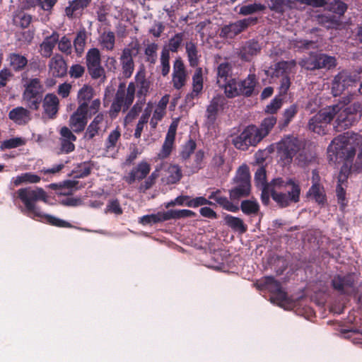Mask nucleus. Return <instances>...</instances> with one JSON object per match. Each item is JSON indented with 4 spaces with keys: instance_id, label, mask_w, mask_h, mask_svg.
<instances>
[{
    "instance_id": "obj_12",
    "label": "nucleus",
    "mask_w": 362,
    "mask_h": 362,
    "mask_svg": "<svg viewBox=\"0 0 362 362\" xmlns=\"http://www.w3.org/2000/svg\"><path fill=\"white\" fill-rule=\"evenodd\" d=\"M257 132L256 126L250 125L232 139V144L237 149L246 151L250 146H255L261 141V136Z\"/></svg>"
},
{
    "instance_id": "obj_62",
    "label": "nucleus",
    "mask_w": 362,
    "mask_h": 362,
    "mask_svg": "<svg viewBox=\"0 0 362 362\" xmlns=\"http://www.w3.org/2000/svg\"><path fill=\"white\" fill-rule=\"evenodd\" d=\"M122 212V209L117 199H111L108 202L106 206L105 213H112L116 215H120Z\"/></svg>"
},
{
    "instance_id": "obj_30",
    "label": "nucleus",
    "mask_w": 362,
    "mask_h": 362,
    "mask_svg": "<svg viewBox=\"0 0 362 362\" xmlns=\"http://www.w3.org/2000/svg\"><path fill=\"white\" fill-rule=\"evenodd\" d=\"M136 84L139 88L137 95L141 103H145V97L150 88V81L145 78L144 71H139L135 76Z\"/></svg>"
},
{
    "instance_id": "obj_9",
    "label": "nucleus",
    "mask_w": 362,
    "mask_h": 362,
    "mask_svg": "<svg viewBox=\"0 0 362 362\" xmlns=\"http://www.w3.org/2000/svg\"><path fill=\"white\" fill-rule=\"evenodd\" d=\"M294 60L286 62H279L275 64L273 69L272 77L281 78L279 86V95H285L291 86V79L289 75L293 72L296 67Z\"/></svg>"
},
{
    "instance_id": "obj_57",
    "label": "nucleus",
    "mask_w": 362,
    "mask_h": 362,
    "mask_svg": "<svg viewBox=\"0 0 362 362\" xmlns=\"http://www.w3.org/2000/svg\"><path fill=\"white\" fill-rule=\"evenodd\" d=\"M192 88L202 92L203 89V71L202 68H197L192 76Z\"/></svg>"
},
{
    "instance_id": "obj_28",
    "label": "nucleus",
    "mask_w": 362,
    "mask_h": 362,
    "mask_svg": "<svg viewBox=\"0 0 362 362\" xmlns=\"http://www.w3.org/2000/svg\"><path fill=\"white\" fill-rule=\"evenodd\" d=\"M257 83L255 74H249L245 79L238 82L240 95L245 97L251 96L255 93Z\"/></svg>"
},
{
    "instance_id": "obj_5",
    "label": "nucleus",
    "mask_w": 362,
    "mask_h": 362,
    "mask_svg": "<svg viewBox=\"0 0 362 362\" xmlns=\"http://www.w3.org/2000/svg\"><path fill=\"white\" fill-rule=\"evenodd\" d=\"M43 92V86L39 78H30L27 81L22 98L28 108L33 110L39 109Z\"/></svg>"
},
{
    "instance_id": "obj_4",
    "label": "nucleus",
    "mask_w": 362,
    "mask_h": 362,
    "mask_svg": "<svg viewBox=\"0 0 362 362\" xmlns=\"http://www.w3.org/2000/svg\"><path fill=\"white\" fill-rule=\"evenodd\" d=\"M135 91L136 85L133 82L129 83L127 90L124 84L119 86L110 110L112 116L117 115L122 110L125 112L129 109L134 100Z\"/></svg>"
},
{
    "instance_id": "obj_13",
    "label": "nucleus",
    "mask_w": 362,
    "mask_h": 362,
    "mask_svg": "<svg viewBox=\"0 0 362 362\" xmlns=\"http://www.w3.org/2000/svg\"><path fill=\"white\" fill-rule=\"evenodd\" d=\"M86 66L90 77L98 79L105 76V69L101 65V56L98 48H90L86 55Z\"/></svg>"
},
{
    "instance_id": "obj_58",
    "label": "nucleus",
    "mask_w": 362,
    "mask_h": 362,
    "mask_svg": "<svg viewBox=\"0 0 362 362\" xmlns=\"http://www.w3.org/2000/svg\"><path fill=\"white\" fill-rule=\"evenodd\" d=\"M58 49L62 53L69 55L72 52V44L71 40L66 36H63L60 40L59 39Z\"/></svg>"
},
{
    "instance_id": "obj_10",
    "label": "nucleus",
    "mask_w": 362,
    "mask_h": 362,
    "mask_svg": "<svg viewBox=\"0 0 362 362\" xmlns=\"http://www.w3.org/2000/svg\"><path fill=\"white\" fill-rule=\"evenodd\" d=\"M351 133L346 132L336 137L328 147L329 153H332L337 158L349 160L355 155V149L350 143Z\"/></svg>"
},
{
    "instance_id": "obj_34",
    "label": "nucleus",
    "mask_w": 362,
    "mask_h": 362,
    "mask_svg": "<svg viewBox=\"0 0 362 362\" xmlns=\"http://www.w3.org/2000/svg\"><path fill=\"white\" fill-rule=\"evenodd\" d=\"M93 95L94 89L89 85H83L77 95L78 105H84L85 109H88V103L93 99Z\"/></svg>"
},
{
    "instance_id": "obj_33",
    "label": "nucleus",
    "mask_w": 362,
    "mask_h": 362,
    "mask_svg": "<svg viewBox=\"0 0 362 362\" xmlns=\"http://www.w3.org/2000/svg\"><path fill=\"white\" fill-rule=\"evenodd\" d=\"M120 137L121 132L118 127L110 132L105 142V150L107 154L112 155L116 151Z\"/></svg>"
},
{
    "instance_id": "obj_46",
    "label": "nucleus",
    "mask_w": 362,
    "mask_h": 362,
    "mask_svg": "<svg viewBox=\"0 0 362 362\" xmlns=\"http://www.w3.org/2000/svg\"><path fill=\"white\" fill-rule=\"evenodd\" d=\"M167 183L175 184L180 180L182 174V170L177 165H170L167 170Z\"/></svg>"
},
{
    "instance_id": "obj_59",
    "label": "nucleus",
    "mask_w": 362,
    "mask_h": 362,
    "mask_svg": "<svg viewBox=\"0 0 362 362\" xmlns=\"http://www.w3.org/2000/svg\"><path fill=\"white\" fill-rule=\"evenodd\" d=\"M204 152L202 150H199L196 152L194 157V162L192 165V173H197L204 166Z\"/></svg>"
},
{
    "instance_id": "obj_43",
    "label": "nucleus",
    "mask_w": 362,
    "mask_h": 362,
    "mask_svg": "<svg viewBox=\"0 0 362 362\" xmlns=\"http://www.w3.org/2000/svg\"><path fill=\"white\" fill-rule=\"evenodd\" d=\"M185 49L189 65L192 67L197 66L199 63V54L197 45L192 41L187 42Z\"/></svg>"
},
{
    "instance_id": "obj_31",
    "label": "nucleus",
    "mask_w": 362,
    "mask_h": 362,
    "mask_svg": "<svg viewBox=\"0 0 362 362\" xmlns=\"http://www.w3.org/2000/svg\"><path fill=\"white\" fill-rule=\"evenodd\" d=\"M43 107L45 114L50 118H53L58 112L59 99L56 95L47 94L43 100Z\"/></svg>"
},
{
    "instance_id": "obj_14",
    "label": "nucleus",
    "mask_w": 362,
    "mask_h": 362,
    "mask_svg": "<svg viewBox=\"0 0 362 362\" xmlns=\"http://www.w3.org/2000/svg\"><path fill=\"white\" fill-rule=\"evenodd\" d=\"M138 53V47L136 45L124 47L122 49L119 57V62L122 69L123 76L125 78L132 76L134 70V62L133 57Z\"/></svg>"
},
{
    "instance_id": "obj_40",
    "label": "nucleus",
    "mask_w": 362,
    "mask_h": 362,
    "mask_svg": "<svg viewBox=\"0 0 362 362\" xmlns=\"http://www.w3.org/2000/svg\"><path fill=\"white\" fill-rule=\"evenodd\" d=\"M41 178L37 175L32 173H22L12 179V183L14 186H18L23 183H38Z\"/></svg>"
},
{
    "instance_id": "obj_51",
    "label": "nucleus",
    "mask_w": 362,
    "mask_h": 362,
    "mask_svg": "<svg viewBox=\"0 0 362 362\" xmlns=\"http://www.w3.org/2000/svg\"><path fill=\"white\" fill-rule=\"evenodd\" d=\"M170 53L169 50H167L165 47H164L161 52L160 54V66H161V73L163 76H167L170 72Z\"/></svg>"
},
{
    "instance_id": "obj_64",
    "label": "nucleus",
    "mask_w": 362,
    "mask_h": 362,
    "mask_svg": "<svg viewBox=\"0 0 362 362\" xmlns=\"http://www.w3.org/2000/svg\"><path fill=\"white\" fill-rule=\"evenodd\" d=\"M213 204L214 203L211 201L204 197H197L195 198L190 197L189 203H188V207L197 208L201 206Z\"/></svg>"
},
{
    "instance_id": "obj_22",
    "label": "nucleus",
    "mask_w": 362,
    "mask_h": 362,
    "mask_svg": "<svg viewBox=\"0 0 362 362\" xmlns=\"http://www.w3.org/2000/svg\"><path fill=\"white\" fill-rule=\"evenodd\" d=\"M105 115L103 112L98 113L88 126L84 137L86 139H92L98 135L100 131L106 129Z\"/></svg>"
},
{
    "instance_id": "obj_42",
    "label": "nucleus",
    "mask_w": 362,
    "mask_h": 362,
    "mask_svg": "<svg viewBox=\"0 0 362 362\" xmlns=\"http://www.w3.org/2000/svg\"><path fill=\"white\" fill-rule=\"evenodd\" d=\"M224 221L226 223L234 230L239 231L241 233H244L247 230V226L240 218L227 214L224 217Z\"/></svg>"
},
{
    "instance_id": "obj_35",
    "label": "nucleus",
    "mask_w": 362,
    "mask_h": 362,
    "mask_svg": "<svg viewBox=\"0 0 362 362\" xmlns=\"http://www.w3.org/2000/svg\"><path fill=\"white\" fill-rule=\"evenodd\" d=\"M308 197L314 199L319 204H323L325 202V194L322 186L317 182L313 184L307 194Z\"/></svg>"
},
{
    "instance_id": "obj_11",
    "label": "nucleus",
    "mask_w": 362,
    "mask_h": 362,
    "mask_svg": "<svg viewBox=\"0 0 362 362\" xmlns=\"http://www.w3.org/2000/svg\"><path fill=\"white\" fill-rule=\"evenodd\" d=\"M263 284L264 288L271 293L270 300L272 303L276 304L285 310L290 308L291 302L279 282L272 276H267L264 278Z\"/></svg>"
},
{
    "instance_id": "obj_21",
    "label": "nucleus",
    "mask_w": 362,
    "mask_h": 362,
    "mask_svg": "<svg viewBox=\"0 0 362 362\" xmlns=\"http://www.w3.org/2000/svg\"><path fill=\"white\" fill-rule=\"evenodd\" d=\"M60 134V150L62 153H69L74 151L75 145L74 142L76 140V136L71 130L67 127H63L59 131Z\"/></svg>"
},
{
    "instance_id": "obj_41",
    "label": "nucleus",
    "mask_w": 362,
    "mask_h": 362,
    "mask_svg": "<svg viewBox=\"0 0 362 362\" xmlns=\"http://www.w3.org/2000/svg\"><path fill=\"white\" fill-rule=\"evenodd\" d=\"M87 33L83 28L79 30L76 35L73 45L77 55L81 57L84 52L86 44Z\"/></svg>"
},
{
    "instance_id": "obj_20",
    "label": "nucleus",
    "mask_w": 362,
    "mask_h": 362,
    "mask_svg": "<svg viewBox=\"0 0 362 362\" xmlns=\"http://www.w3.org/2000/svg\"><path fill=\"white\" fill-rule=\"evenodd\" d=\"M187 81L185 65L180 58L176 59L173 64V83L175 89L182 88Z\"/></svg>"
},
{
    "instance_id": "obj_19",
    "label": "nucleus",
    "mask_w": 362,
    "mask_h": 362,
    "mask_svg": "<svg viewBox=\"0 0 362 362\" xmlns=\"http://www.w3.org/2000/svg\"><path fill=\"white\" fill-rule=\"evenodd\" d=\"M30 110L21 106L14 107L8 112V118L17 125H26L33 118Z\"/></svg>"
},
{
    "instance_id": "obj_53",
    "label": "nucleus",
    "mask_w": 362,
    "mask_h": 362,
    "mask_svg": "<svg viewBox=\"0 0 362 362\" xmlns=\"http://www.w3.org/2000/svg\"><path fill=\"white\" fill-rule=\"evenodd\" d=\"M320 69H330L336 66L337 62L334 57L329 56L325 54L320 53Z\"/></svg>"
},
{
    "instance_id": "obj_54",
    "label": "nucleus",
    "mask_w": 362,
    "mask_h": 362,
    "mask_svg": "<svg viewBox=\"0 0 362 362\" xmlns=\"http://www.w3.org/2000/svg\"><path fill=\"white\" fill-rule=\"evenodd\" d=\"M328 9L333 13L343 15L347 9V6L340 0H332L328 4Z\"/></svg>"
},
{
    "instance_id": "obj_38",
    "label": "nucleus",
    "mask_w": 362,
    "mask_h": 362,
    "mask_svg": "<svg viewBox=\"0 0 362 362\" xmlns=\"http://www.w3.org/2000/svg\"><path fill=\"white\" fill-rule=\"evenodd\" d=\"M218 86L224 89L226 95L229 98L240 95L238 90V82L235 78H230Z\"/></svg>"
},
{
    "instance_id": "obj_6",
    "label": "nucleus",
    "mask_w": 362,
    "mask_h": 362,
    "mask_svg": "<svg viewBox=\"0 0 362 362\" xmlns=\"http://www.w3.org/2000/svg\"><path fill=\"white\" fill-rule=\"evenodd\" d=\"M302 148L303 143L293 136H285L276 144L277 155L284 165L291 163Z\"/></svg>"
},
{
    "instance_id": "obj_44",
    "label": "nucleus",
    "mask_w": 362,
    "mask_h": 362,
    "mask_svg": "<svg viewBox=\"0 0 362 362\" xmlns=\"http://www.w3.org/2000/svg\"><path fill=\"white\" fill-rule=\"evenodd\" d=\"M276 123V118L274 116H269L265 118L261 123L260 127H257V133L261 136V141L272 130Z\"/></svg>"
},
{
    "instance_id": "obj_61",
    "label": "nucleus",
    "mask_w": 362,
    "mask_h": 362,
    "mask_svg": "<svg viewBox=\"0 0 362 362\" xmlns=\"http://www.w3.org/2000/svg\"><path fill=\"white\" fill-rule=\"evenodd\" d=\"M283 98L281 95L276 96L269 104L266 106L265 112L269 114H274L277 112L282 105Z\"/></svg>"
},
{
    "instance_id": "obj_50",
    "label": "nucleus",
    "mask_w": 362,
    "mask_h": 362,
    "mask_svg": "<svg viewBox=\"0 0 362 362\" xmlns=\"http://www.w3.org/2000/svg\"><path fill=\"white\" fill-rule=\"evenodd\" d=\"M25 144V141L24 139L21 137H15L11 138L7 140L4 141L1 146L0 149L4 151L5 149H11L21 146Z\"/></svg>"
},
{
    "instance_id": "obj_63",
    "label": "nucleus",
    "mask_w": 362,
    "mask_h": 362,
    "mask_svg": "<svg viewBox=\"0 0 362 362\" xmlns=\"http://www.w3.org/2000/svg\"><path fill=\"white\" fill-rule=\"evenodd\" d=\"M166 111L158 107H155L152 117L150 120V125L151 128L155 129L157 127L158 122H160L165 116Z\"/></svg>"
},
{
    "instance_id": "obj_52",
    "label": "nucleus",
    "mask_w": 362,
    "mask_h": 362,
    "mask_svg": "<svg viewBox=\"0 0 362 362\" xmlns=\"http://www.w3.org/2000/svg\"><path fill=\"white\" fill-rule=\"evenodd\" d=\"M266 170L264 168H259L255 174V182L257 187L262 188L268 186H271L270 184H267L266 181Z\"/></svg>"
},
{
    "instance_id": "obj_56",
    "label": "nucleus",
    "mask_w": 362,
    "mask_h": 362,
    "mask_svg": "<svg viewBox=\"0 0 362 362\" xmlns=\"http://www.w3.org/2000/svg\"><path fill=\"white\" fill-rule=\"evenodd\" d=\"M241 209L245 214H256L259 210V205L255 201L245 200L241 203Z\"/></svg>"
},
{
    "instance_id": "obj_24",
    "label": "nucleus",
    "mask_w": 362,
    "mask_h": 362,
    "mask_svg": "<svg viewBox=\"0 0 362 362\" xmlns=\"http://www.w3.org/2000/svg\"><path fill=\"white\" fill-rule=\"evenodd\" d=\"M49 71L54 77H62L67 72V66L63 57L55 54L49 61Z\"/></svg>"
},
{
    "instance_id": "obj_48",
    "label": "nucleus",
    "mask_w": 362,
    "mask_h": 362,
    "mask_svg": "<svg viewBox=\"0 0 362 362\" xmlns=\"http://www.w3.org/2000/svg\"><path fill=\"white\" fill-rule=\"evenodd\" d=\"M185 33L184 32L176 33L175 35L171 37L168 41V45L167 50L172 52H177L182 45Z\"/></svg>"
},
{
    "instance_id": "obj_3",
    "label": "nucleus",
    "mask_w": 362,
    "mask_h": 362,
    "mask_svg": "<svg viewBox=\"0 0 362 362\" xmlns=\"http://www.w3.org/2000/svg\"><path fill=\"white\" fill-rule=\"evenodd\" d=\"M272 197L281 207H286L300 201V187L291 178H275L272 180Z\"/></svg>"
},
{
    "instance_id": "obj_60",
    "label": "nucleus",
    "mask_w": 362,
    "mask_h": 362,
    "mask_svg": "<svg viewBox=\"0 0 362 362\" xmlns=\"http://www.w3.org/2000/svg\"><path fill=\"white\" fill-rule=\"evenodd\" d=\"M196 148V143L192 139H189L183 146L180 152V156L182 159H188L191 154L194 151Z\"/></svg>"
},
{
    "instance_id": "obj_45",
    "label": "nucleus",
    "mask_w": 362,
    "mask_h": 362,
    "mask_svg": "<svg viewBox=\"0 0 362 362\" xmlns=\"http://www.w3.org/2000/svg\"><path fill=\"white\" fill-rule=\"evenodd\" d=\"M10 65L15 71L22 70L27 64V59L19 54L12 53L8 57Z\"/></svg>"
},
{
    "instance_id": "obj_16",
    "label": "nucleus",
    "mask_w": 362,
    "mask_h": 362,
    "mask_svg": "<svg viewBox=\"0 0 362 362\" xmlns=\"http://www.w3.org/2000/svg\"><path fill=\"white\" fill-rule=\"evenodd\" d=\"M88 122V109L78 105L69 118V126L75 133L83 132Z\"/></svg>"
},
{
    "instance_id": "obj_7",
    "label": "nucleus",
    "mask_w": 362,
    "mask_h": 362,
    "mask_svg": "<svg viewBox=\"0 0 362 362\" xmlns=\"http://www.w3.org/2000/svg\"><path fill=\"white\" fill-rule=\"evenodd\" d=\"M194 216L195 213L189 209H170L167 211H159L156 214L143 216L139 218V222L142 225H152L171 219H180Z\"/></svg>"
},
{
    "instance_id": "obj_37",
    "label": "nucleus",
    "mask_w": 362,
    "mask_h": 362,
    "mask_svg": "<svg viewBox=\"0 0 362 362\" xmlns=\"http://www.w3.org/2000/svg\"><path fill=\"white\" fill-rule=\"evenodd\" d=\"M232 68L228 62L221 63L217 67V83L219 85L231 78Z\"/></svg>"
},
{
    "instance_id": "obj_23",
    "label": "nucleus",
    "mask_w": 362,
    "mask_h": 362,
    "mask_svg": "<svg viewBox=\"0 0 362 362\" xmlns=\"http://www.w3.org/2000/svg\"><path fill=\"white\" fill-rule=\"evenodd\" d=\"M353 83L349 74L346 71L339 72L332 81V93L334 96L339 95Z\"/></svg>"
},
{
    "instance_id": "obj_39",
    "label": "nucleus",
    "mask_w": 362,
    "mask_h": 362,
    "mask_svg": "<svg viewBox=\"0 0 362 362\" xmlns=\"http://www.w3.org/2000/svg\"><path fill=\"white\" fill-rule=\"evenodd\" d=\"M319 58L320 53H311L309 57L301 59L299 64L308 70L320 69Z\"/></svg>"
},
{
    "instance_id": "obj_26",
    "label": "nucleus",
    "mask_w": 362,
    "mask_h": 362,
    "mask_svg": "<svg viewBox=\"0 0 362 362\" xmlns=\"http://www.w3.org/2000/svg\"><path fill=\"white\" fill-rule=\"evenodd\" d=\"M260 50L261 46L259 42L256 40H251L247 41L241 46L239 51V56L245 61H250Z\"/></svg>"
},
{
    "instance_id": "obj_49",
    "label": "nucleus",
    "mask_w": 362,
    "mask_h": 362,
    "mask_svg": "<svg viewBox=\"0 0 362 362\" xmlns=\"http://www.w3.org/2000/svg\"><path fill=\"white\" fill-rule=\"evenodd\" d=\"M158 49V45L156 43H151L147 45L144 50L146 62L152 64H154L156 62Z\"/></svg>"
},
{
    "instance_id": "obj_2",
    "label": "nucleus",
    "mask_w": 362,
    "mask_h": 362,
    "mask_svg": "<svg viewBox=\"0 0 362 362\" xmlns=\"http://www.w3.org/2000/svg\"><path fill=\"white\" fill-rule=\"evenodd\" d=\"M16 194L24 204L22 212L28 217L59 227H71L69 223L45 214L37 205L38 201L47 202V195L42 188H21L16 192Z\"/></svg>"
},
{
    "instance_id": "obj_32",
    "label": "nucleus",
    "mask_w": 362,
    "mask_h": 362,
    "mask_svg": "<svg viewBox=\"0 0 362 362\" xmlns=\"http://www.w3.org/2000/svg\"><path fill=\"white\" fill-rule=\"evenodd\" d=\"M354 281L352 276H335L332 280V284L334 288L341 293H345L347 290L353 286Z\"/></svg>"
},
{
    "instance_id": "obj_8",
    "label": "nucleus",
    "mask_w": 362,
    "mask_h": 362,
    "mask_svg": "<svg viewBox=\"0 0 362 362\" xmlns=\"http://www.w3.org/2000/svg\"><path fill=\"white\" fill-rule=\"evenodd\" d=\"M250 178L248 168L246 165L240 167L233 180L235 187L229 191L231 200H239L249 194L250 192Z\"/></svg>"
},
{
    "instance_id": "obj_36",
    "label": "nucleus",
    "mask_w": 362,
    "mask_h": 362,
    "mask_svg": "<svg viewBox=\"0 0 362 362\" xmlns=\"http://www.w3.org/2000/svg\"><path fill=\"white\" fill-rule=\"evenodd\" d=\"M99 43L103 49L112 51L115 48V35L112 31L103 32L99 37Z\"/></svg>"
},
{
    "instance_id": "obj_17",
    "label": "nucleus",
    "mask_w": 362,
    "mask_h": 362,
    "mask_svg": "<svg viewBox=\"0 0 362 362\" xmlns=\"http://www.w3.org/2000/svg\"><path fill=\"white\" fill-rule=\"evenodd\" d=\"M178 126V122L177 121H173L168 130V132L166 134L164 143L162 146V148L160 151V152L158 153V158L159 159H165L168 158L173 148H174V143L175 139V135Z\"/></svg>"
},
{
    "instance_id": "obj_29",
    "label": "nucleus",
    "mask_w": 362,
    "mask_h": 362,
    "mask_svg": "<svg viewBox=\"0 0 362 362\" xmlns=\"http://www.w3.org/2000/svg\"><path fill=\"white\" fill-rule=\"evenodd\" d=\"M91 0H73L69 2L65 13L69 18L81 15L83 11L89 5Z\"/></svg>"
},
{
    "instance_id": "obj_55",
    "label": "nucleus",
    "mask_w": 362,
    "mask_h": 362,
    "mask_svg": "<svg viewBox=\"0 0 362 362\" xmlns=\"http://www.w3.org/2000/svg\"><path fill=\"white\" fill-rule=\"evenodd\" d=\"M264 8L265 6L261 4L245 5L240 7L239 13L241 15L247 16L255 13L256 12L262 11Z\"/></svg>"
},
{
    "instance_id": "obj_15",
    "label": "nucleus",
    "mask_w": 362,
    "mask_h": 362,
    "mask_svg": "<svg viewBox=\"0 0 362 362\" xmlns=\"http://www.w3.org/2000/svg\"><path fill=\"white\" fill-rule=\"evenodd\" d=\"M257 18H247L243 20L238 21L233 23L225 25L222 28L220 35L224 37L233 38L250 25L255 23Z\"/></svg>"
},
{
    "instance_id": "obj_18",
    "label": "nucleus",
    "mask_w": 362,
    "mask_h": 362,
    "mask_svg": "<svg viewBox=\"0 0 362 362\" xmlns=\"http://www.w3.org/2000/svg\"><path fill=\"white\" fill-rule=\"evenodd\" d=\"M225 99L221 95H216L213 98L206 111V124L209 127L213 126L216 120L218 112L224 105Z\"/></svg>"
},
{
    "instance_id": "obj_47",
    "label": "nucleus",
    "mask_w": 362,
    "mask_h": 362,
    "mask_svg": "<svg viewBox=\"0 0 362 362\" xmlns=\"http://www.w3.org/2000/svg\"><path fill=\"white\" fill-rule=\"evenodd\" d=\"M291 0H269V7L276 13H283L286 8H291Z\"/></svg>"
},
{
    "instance_id": "obj_27",
    "label": "nucleus",
    "mask_w": 362,
    "mask_h": 362,
    "mask_svg": "<svg viewBox=\"0 0 362 362\" xmlns=\"http://www.w3.org/2000/svg\"><path fill=\"white\" fill-rule=\"evenodd\" d=\"M59 35L57 32H53L52 35L46 37L40 44V54L43 57L49 58L53 52L56 44L59 41Z\"/></svg>"
},
{
    "instance_id": "obj_1",
    "label": "nucleus",
    "mask_w": 362,
    "mask_h": 362,
    "mask_svg": "<svg viewBox=\"0 0 362 362\" xmlns=\"http://www.w3.org/2000/svg\"><path fill=\"white\" fill-rule=\"evenodd\" d=\"M362 105L354 103L349 106L339 104L329 106L314 115L308 122L309 129L319 135H324L327 132V125L337 115L335 128L337 131L347 129L361 117Z\"/></svg>"
},
{
    "instance_id": "obj_25",
    "label": "nucleus",
    "mask_w": 362,
    "mask_h": 362,
    "mask_svg": "<svg viewBox=\"0 0 362 362\" xmlns=\"http://www.w3.org/2000/svg\"><path fill=\"white\" fill-rule=\"evenodd\" d=\"M151 165L146 161L140 162L134 167L126 177V181L129 184L134 183L136 180H141L149 173Z\"/></svg>"
}]
</instances>
